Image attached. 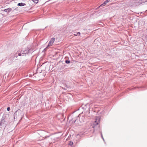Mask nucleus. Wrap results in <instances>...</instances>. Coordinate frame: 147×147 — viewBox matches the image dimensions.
<instances>
[{"mask_svg": "<svg viewBox=\"0 0 147 147\" xmlns=\"http://www.w3.org/2000/svg\"><path fill=\"white\" fill-rule=\"evenodd\" d=\"M32 50L30 49L27 48L26 49L23 51L22 50H20L17 51L16 53H13L10 55V60H15L17 59L18 56H24L26 55L31 54L32 53Z\"/></svg>", "mask_w": 147, "mask_h": 147, "instance_id": "1", "label": "nucleus"}, {"mask_svg": "<svg viewBox=\"0 0 147 147\" xmlns=\"http://www.w3.org/2000/svg\"><path fill=\"white\" fill-rule=\"evenodd\" d=\"M21 111L20 110H18L14 114L13 116L14 119H16L19 117L21 115Z\"/></svg>", "mask_w": 147, "mask_h": 147, "instance_id": "2", "label": "nucleus"}, {"mask_svg": "<svg viewBox=\"0 0 147 147\" xmlns=\"http://www.w3.org/2000/svg\"><path fill=\"white\" fill-rule=\"evenodd\" d=\"M6 125V122L4 119H2L0 121V130L4 127H5Z\"/></svg>", "mask_w": 147, "mask_h": 147, "instance_id": "3", "label": "nucleus"}, {"mask_svg": "<svg viewBox=\"0 0 147 147\" xmlns=\"http://www.w3.org/2000/svg\"><path fill=\"white\" fill-rule=\"evenodd\" d=\"M100 118L99 117H96L95 118V120L94 121L93 123L94 125L95 126H94V127H95V126L97 125H98L99 123L100 122Z\"/></svg>", "mask_w": 147, "mask_h": 147, "instance_id": "4", "label": "nucleus"}, {"mask_svg": "<svg viewBox=\"0 0 147 147\" xmlns=\"http://www.w3.org/2000/svg\"><path fill=\"white\" fill-rule=\"evenodd\" d=\"M55 38H51L50 41H49V42L48 47H50L53 44L54 41H55Z\"/></svg>", "mask_w": 147, "mask_h": 147, "instance_id": "5", "label": "nucleus"}, {"mask_svg": "<svg viewBox=\"0 0 147 147\" xmlns=\"http://www.w3.org/2000/svg\"><path fill=\"white\" fill-rule=\"evenodd\" d=\"M82 109H86V108L90 107L89 104L88 103H87L85 105L83 104L82 105Z\"/></svg>", "mask_w": 147, "mask_h": 147, "instance_id": "6", "label": "nucleus"}, {"mask_svg": "<svg viewBox=\"0 0 147 147\" xmlns=\"http://www.w3.org/2000/svg\"><path fill=\"white\" fill-rule=\"evenodd\" d=\"M12 8H8L5 9L4 10V11L5 12H6L7 13H8L10 11H11L12 10Z\"/></svg>", "mask_w": 147, "mask_h": 147, "instance_id": "7", "label": "nucleus"}, {"mask_svg": "<svg viewBox=\"0 0 147 147\" xmlns=\"http://www.w3.org/2000/svg\"><path fill=\"white\" fill-rule=\"evenodd\" d=\"M26 4L24 3H18V5L20 6H23L25 5Z\"/></svg>", "mask_w": 147, "mask_h": 147, "instance_id": "8", "label": "nucleus"}, {"mask_svg": "<svg viewBox=\"0 0 147 147\" xmlns=\"http://www.w3.org/2000/svg\"><path fill=\"white\" fill-rule=\"evenodd\" d=\"M80 35V32H78L77 33H76L74 34V35L75 36H79Z\"/></svg>", "mask_w": 147, "mask_h": 147, "instance_id": "9", "label": "nucleus"}, {"mask_svg": "<svg viewBox=\"0 0 147 147\" xmlns=\"http://www.w3.org/2000/svg\"><path fill=\"white\" fill-rule=\"evenodd\" d=\"M107 2H105V1L104 2V3L102 4L99 7H103L105 6Z\"/></svg>", "mask_w": 147, "mask_h": 147, "instance_id": "10", "label": "nucleus"}, {"mask_svg": "<svg viewBox=\"0 0 147 147\" xmlns=\"http://www.w3.org/2000/svg\"><path fill=\"white\" fill-rule=\"evenodd\" d=\"M65 63L67 64H69L70 63V61L69 60H66L65 61Z\"/></svg>", "mask_w": 147, "mask_h": 147, "instance_id": "11", "label": "nucleus"}, {"mask_svg": "<svg viewBox=\"0 0 147 147\" xmlns=\"http://www.w3.org/2000/svg\"><path fill=\"white\" fill-rule=\"evenodd\" d=\"M73 142L71 141H69V145L70 146H72L73 145Z\"/></svg>", "mask_w": 147, "mask_h": 147, "instance_id": "12", "label": "nucleus"}, {"mask_svg": "<svg viewBox=\"0 0 147 147\" xmlns=\"http://www.w3.org/2000/svg\"><path fill=\"white\" fill-rule=\"evenodd\" d=\"M32 0L34 3H38V1L39 0Z\"/></svg>", "mask_w": 147, "mask_h": 147, "instance_id": "13", "label": "nucleus"}, {"mask_svg": "<svg viewBox=\"0 0 147 147\" xmlns=\"http://www.w3.org/2000/svg\"><path fill=\"white\" fill-rule=\"evenodd\" d=\"M101 137H102V139L104 141V142H105V140H104V138H103V136H102V133H101Z\"/></svg>", "mask_w": 147, "mask_h": 147, "instance_id": "14", "label": "nucleus"}, {"mask_svg": "<svg viewBox=\"0 0 147 147\" xmlns=\"http://www.w3.org/2000/svg\"><path fill=\"white\" fill-rule=\"evenodd\" d=\"M10 108L9 107H8L7 108V110L8 111H9L10 110Z\"/></svg>", "mask_w": 147, "mask_h": 147, "instance_id": "15", "label": "nucleus"}, {"mask_svg": "<svg viewBox=\"0 0 147 147\" xmlns=\"http://www.w3.org/2000/svg\"><path fill=\"white\" fill-rule=\"evenodd\" d=\"M111 0H106L105 1V2L108 3Z\"/></svg>", "mask_w": 147, "mask_h": 147, "instance_id": "16", "label": "nucleus"}, {"mask_svg": "<svg viewBox=\"0 0 147 147\" xmlns=\"http://www.w3.org/2000/svg\"><path fill=\"white\" fill-rule=\"evenodd\" d=\"M49 137V136H46L45 137V138H48Z\"/></svg>", "mask_w": 147, "mask_h": 147, "instance_id": "17", "label": "nucleus"}, {"mask_svg": "<svg viewBox=\"0 0 147 147\" xmlns=\"http://www.w3.org/2000/svg\"><path fill=\"white\" fill-rule=\"evenodd\" d=\"M73 121H74V123H75L76 121V120H75L74 121L73 120Z\"/></svg>", "mask_w": 147, "mask_h": 147, "instance_id": "18", "label": "nucleus"}]
</instances>
